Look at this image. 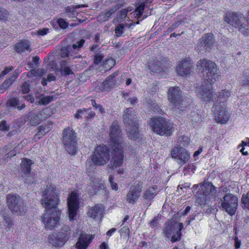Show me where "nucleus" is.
<instances>
[{"mask_svg": "<svg viewBox=\"0 0 249 249\" xmlns=\"http://www.w3.org/2000/svg\"><path fill=\"white\" fill-rule=\"evenodd\" d=\"M85 43V40L82 39L80 41L77 42L75 44H74L72 46V48L70 51H68L66 49H62L59 53V55L61 57H65L69 56V54L73 52L74 53H78L79 48H81L84 43Z\"/></svg>", "mask_w": 249, "mask_h": 249, "instance_id": "24", "label": "nucleus"}, {"mask_svg": "<svg viewBox=\"0 0 249 249\" xmlns=\"http://www.w3.org/2000/svg\"><path fill=\"white\" fill-rule=\"evenodd\" d=\"M200 189L197 194L196 202L200 205L208 203L210 195L215 192V188L210 182H205L200 186Z\"/></svg>", "mask_w": 249, "mask_h": 249, "instance_id": "9", "label": "nucleus"}, {"mask_svg": "<svg viewBox=\"0 0 249 249\" xmlns=\"http://www.w3.org/2000/svg\"><path fill=\"white\" fill-rule=\"evenodd\" d=\"M61 67L65 75H70L73 74V71H71L70 68L64 63H62L61 64Z\"/></svg>", "mask_w": 249, "mask_h": 249, "instance_id": "46", "label": "nucleus"}, {"mask_svg": "<svg viewBox=\"0 0 249 249\" xmlns=\"http://www.w3.org/2000/svg\"><path fill=\"white\" fill-rule=\"evenodd\" d=\"M115 10L114 9H111L105 13L106 19L107 20L108 18L111 16V15L115 12Z\"/></svg>", "mask_w": 249, "mask_h": 249, "instance_id": "63", "label": "nucleus"}, {"mask_svg": "<svg viewBox=\"0 0 249 249\" xmlns=\"http://www.w3.org/2000/svg\"><path fill=\"white\" fill-rule=\"evenodd\" d=\"M58 192L53 184L48 185L42 193L41 203L45 208L46 213L42 218V222L47 229H52L58 224L60 211L57 209Z\"/></svg>", "mask_w": 249, "mask_h": 249, "instance_id": "1", "label": "nucleus"}, {"mask_svg": "<svg viewBox=\"0 0 249 249\" xmlns=\"http://www.w3.org/2000/svg\"><path fill=\"white\" fill-rule=\"evenodd\" d=\"M21 90L23 93H27L30 91L29 84L25 82L24 83L21 87Z\"/></svg>", "mask_w": 249, "mask_h": 249, "instance_id": "55", "label": "nucleus"}, {"mask_svg": "<svg viewBox=\"0 0 249 249\" xmlns=\"http://www.w3.org/2000/svg\"><path fill=\"white\" fill-rule=\"evenodd\" d=\"M197 68L199 72L202 73L204 80L209 84L208 86L203 84L198 88L196 89L197 95L203 101H210L213 95L211 85L221 79V75L219 74L216 64L209 59L199 60L197 64Z\"/></svg>", "mask_w": 249, "mask_h": 249, "instance_id": "2", "label": "nucleus"}, {"mask_svg": "<svg viewBox=\"0 0 249 249\" xmlns=\"http://www.w3.org/2000/svg\"><path fill=\"white\" fill-rule=\"evenodd\" d=\"M230 96L231 92L229 90L227 89L221 90L217 96V100L214 101V103L218 102L219 105H225L226 101Z\"/></svg>", "mask_w": 249, "mask_h": 249, "instance_id": "30", "label": "nucleus"}, {"mask_svg": "<svg viewBox=\"0 0 249 249\" xmlns=\"http://www.w3.org/2000/svg\"><path fill=\"white\" fill-rule=\"evenodd\" d=\"M168 99L172 108L179 109L183 103L182 91L179 87H170L168 91Z\"/></svg>", "mask_w": 249, "mask_h": 249, "instance_id": "10", "label": "nucleus"}, {"mask_svg": "<svg viewBox=\"0 0 249 249\" xmlns=\"http://www.w3.org/2000/svg\"><path fill=\"white\" fill-rule=\"evenodd\" d=\"M224 20L230 25L237 28L244 35H249V26L243 23L245 18L241 15L234 12H228L224 17Z\"/></svg>", "mask_w": 249, "mask_h": 249, "instance_id": "3", "label": "nucleus"}, {"mask_svg": "<svg viewBox=\"0 0 249 249\" xmlns=\"http://www.w3.org/2000/svg\"><path fill=\"white\" fill-rule=\"evenodd\" d=\"M190 142V140L187 136L179 137L178 140V144L176 147H183L187 146Z\"/></svg>", "mask_w": 249, "mask_h": 249, "instance_id": "39", "label": "nucleus"}, {"mask_svg": "<svg viewBox=\"0 0 249 249\" xmlns=\"http://www.w3.org/2000/svg\"><path fill=\"white\" fill-rule=\"evenodd\" d=\"M103 208L102 205L97 204L91 207L88 211V215L93 218H101L103 212Z\"/></svg>", "mask_w": 249, "mask_h": 249, "instance_id": "28", "label": "nucleus"}, {"mask_svg": "<svg viewBox=\"0 0 249 249\" xmlns=\"http://www.w3.org/2000/svg\"><path fill=\"white\" fill-rule=\"evenodd\" d=\"M4 220L5 221V226L7 228H10L12 227L13 225V222L11 219L9 217H7L6 216L4 217Z\"/></svg>", "mask_w": 249, "mask_h": 249, "instance_id": "57", "label": "nucleus"}, {"mask_svg": "<svg viewBox=\"0 0 249 249\" xmlns=\"http://www.w3.org/2000/svg\"><path fill=\"white\" fill-rule=\"evenodd\" d=\"M91 105L93 106V107H94L95 109L98 110V111L101 113V114H103L105 112V109L102 107L101 105L100 104H97L95 102V101L94 100H91Z\"/></svg>", "mask_w": 249, "mask_h": 249, "instance_id": "47", "label": "nucleus"}, {"mask_svg": "<svg viewBox=\"0 0 249 249\" xmlns=\"http://www.w3.org/2000/svg\"><path fill=\"white\" fill-rule=\"evenodd\" d=\"M121 236H127L129 235V230L127 227H124L120 230Z\"/></svg>", "mask_w": 249, "mask_h": 249, "instance_id": "54", "label": "nucleus"}, {"mask_svg": "<svg viewBox=\"0 0 249 249\" xmlns=\"http://www.w3.org/2000/svg\"><path fill=\"white\" fill-rule=\"evenodd\" d=\"M122 116L124 122L126 126H130L133 124L137 123L136 114L130 108H127L124 110Z\"/></svg>", "mask_w": 249, "mask_h": 249, "instance_id": "22", "label": "nucleus"}, {"mask_svg": "<svg viewBox=\"0 0 249 249\" xmlns=\"http://www.w3.org/2000/svg\"><path fill=\"white\" fill-rule=\"evenodd\" d=\"M142 190L138 185L131 187L126 196V200L129 203L134 204L139 198Z\"/></svg>", "mask_w": 249, "mask_h": 249, "instance_id": "20", "label": "nucleus"}, {"mask_svg": "<svg viewBox=\"0 0 249 249\" xmlns=\"http://www.w3.org/2000/svg\"><path fill=\"white\" fill-rule=\"evenodd\" d=\"M85 114L86 117L88 119L92 118L95 115V113L94 111H89L87 109V112H85Z\"/></svg>", "mask_w": 249, "mask_h": 249, "instance_id": "59", "label": "nucleus"}, {"mask_svg": "<svg viewBox=\"0 0 249 249\" xmlns=\"http://www.w3.org/2000/svg\"><path fill=\"white\" fill-rule=\"evenodd\" d=\"M50 115V110L49 108H46L39 111L34 117L36 120L35 124H39V121L41 120L45 119Z\"/></svg>", "mask_w": 249, "mask_h": 249, "instance_id": "33", "label": "nucleus"}, {"mask_svg": "<svg viewBox=\"0 0 249 249\" xmlns=\"http://www.w3.org/2000/svg\"><path fill=\"white\" fill-rule=\"evenodd\" d=\"M213 111L215 120L217 123L221 124H225L227 123L230 115L225 105H219V102H216L213 107Z\"/></svg>", "mask_w": 249, "mask_h": 249, "instance_id": "12", "label": "nucleus"}, {"mask_svg": "<svg viewBox=\"0 0 249 249\" xmlns=\"http://www.w3.org/2000/svg\"><path fill=\"white\" fill-rule=\"evenodd\" d=\"M7 203L9 209L13 213L21 215L26 210V207L23 205L22 200L19 196L15 195H8Z\"/></svg>", "mask_w": 249, "mask_h": 249, "instance_id": "7", "label": "nucleus"}, {"mask_svg": "<svg viewBox=\"0 0 249 249\" xmlns=\"http://www.w3.org/2000/svg\"><path fill=\"white\" fill-rule=\"evenodd\" d=\"M7 13L6 10L0 7V19H3L6 17Z\"/></svg>", "mask_w": 249, "mask_h": 249, "instance_id": "62", "label": "nucleus"}, {"mask_svg": "<svg viewBox=\"0 0 249 249\" xmlns=\"http://www.w3.org/2000/svg\"><path fill=\"white\" fill-rule=\"evenodd\" d=\"M47 72V69L45 68L31 70L28 74L35 77H43Z\"/></svg>", "mask_w": 249, "mask_h": 249, "instance_id": "36", "label": "nucleus"}, {"mask_svg": "<svg viewBox=\"0 0 249 249\" xmlns=\"http://www.w3.org/2000/svg\"><path fill=\"white\" fill-rule=\"evenodd\" d=\"M107 86V84H105V81L99 83L95 88V90L97 92L108 91L110 89Z\"/></svg>", "mask_w": 249, "mask_h": 249, "instance_id": "42", "label": "nucleus"}, {"mask_svg": "<svg viewBox=\"0 0 249 249\" xmlns=\"http://www.w3.org/2000/svg\"><path fill=\"white\" fill-rule=\"evenodd\" d=\"M71 229L68 227H63L57 232H53L48 236V240L55 247L63 246L68 240L71 235Z\"/></svg>", "mask_w": 249, "mask_h": 249, "instance_id": "4", "label": "nucleus"}, {"mask_svg": "<svg viewBox=\"0 0 249 249\" xmlns=\"http://www.w3.org/2000/svg\"><path fill=\"white\" fill-rule=\"evenodd\" d=\"M182 228V223L173 222L164 228L163 232L165 236L167 238L171 237V241L174 243L180 239Z\"/></svg>", "mask_w": 249, "mask_h": 249, "instance_id": "6", "label": "nucleus"}, {"mask_svg": "<svg viewBox=\"0 0 249 249\" xmlns=\"http://www.w3.org/2000/svg\"><path fill=\"white\" fill-rule=\"evenodd\" d=\"M157 187H150L145 191L144 197L147 199H151L157 194Z\"/></svg>", "mask_w": 249, "mask_h": 249, "instance_id": "40", "label": "nucleus"}, {"mask_svg": "<svg viewBox=\"0 0 249 249\" xmlns=\"http://www.w3.org/2000/svg\"><path fill=\"white\" fill-rule=\"evenodd\" d=\"M144 8V4L142 3L136 9L134 12V16L136 18H139L142 17Z\"/></svg>", "mask_w": 249, "mask_h": 249, "instance_id": "44", "label": "nucleus"}, {"mask_svg": "<svg viewBox=\"0 0 249 249\" xmlns=\"http://www.w3.org/2000/svg\"><path fill=\"white\" fill-rule=\"evenodd\" d=\"M114 178L113 176L110 175L108 178V180L109 181V183L110 184L111 187L112 189V190H114L115 191H117L118 190V186L117 184L113 181Z\"/></svg>", "mask_w": 249, "mask_h": 249, "instance_id": "50", "label": "nucleus"}, {"mask_svg": "<svg viewBox=\"0 0 249 249\" xmlns=\"http://www.w3.org/2000/svg\"><path fill=\"white\" fill-rule=\"evenodd\" d=\"M215 42L214 36L213 34H205L200 39L197 47L200 51L210 50L213 47Z\"/></svg>", "mask_w": 249, "mask_h": 249, "instance_id": "17", "label": "nucleus"}, {"mask_svg": "<svg viewBox=\"0 0 249 249\" xmlns=\"http://www.w3.org/2000/svg\"><path fill=\"white\" fill-rule=\"evenodd\" d=\"M36 98L39 100L38 102L40 105H45L48 104L51 101H53L54 96L53 95L45 96L41 95L40 96H38Z\"/></svg>", "mask_w": 249, "mask_h": 249, "instance_id": "38", "label": "nucleus"}, {"mask_svg": "<svg viewBox=\"0 0 249 249\" xmlns=\"http://www.w3.org/2000/svg\"><path fill=\"white\" fill-rule=\"evenodd\" d=\"M84 6V5H79L78 6L72 5L71 6H68L66 8V11L65 13L69 18H75L77 15V14L75 12V9L77 8L82 7Z\"/></svg>", "mask_w": 249, "mask_h": 249, "instance_id": "34", "label": "nucleus"}, {"mask_svg": "<svg viewBox=\"0 0 249 249\" xmlns=\"http://www.w3.org/2000/svg\"><path fill=\"white\" fill-rule=\"evenodd\" d=\"M115 64V60L112 58L107 59L103 64L104 67L107 70H110Z\"/></svg>", "mask_w": 249, "mask_h": 249, "instance_id": "41", "label": "nucleus"}, {"mask_svg": "<svg viewBox=\"0 0 249 249\" xmlns=\"http://www.w3.org/2000/svg\"><path fill=\"white\" fill-rule=\"evenodd\" d=\"M63 142L66 150L70 154H74L76 151V133L71 129L68 128L64 130Z\"/></svg>", "mask_w": 249, "mask_h": 249, "instance_id": "8", "label": "nucleus"}, {"mask_svg": "<svg viewBox=\"0 0 249 249\" xmlns=\"http://www.w3.org/2000/svg\"><path fill=\"white\" fill-rule=\"evenodd\" d=\"M109 150L105 145H99L95 149L91 156V160L93 164L98 165H104L109 160Z\"/></svg>", "mask_w": 249, "mask_h": 249, "instance_id": "5", "label": "nucleus"}, {"mask_svg": "<svg viewBox=\"0 0 249 249\" xmlns=\"http://www.w3.org/2000/svg\"><path fill=\"white\" fill-rule=\"evenodd\" d=\"M171 155L180 166L186 163L190 159V154L183 147H175L171 152Z\"/></svg>", "mask_w": 249, "mask_h": 249, "instance_id": "13", "label": "nucleus"}, {"mask_svg": "<svg viewBox=\"0 0 249 249\" xmlns=\"http://www.w3.org/2000/svg\"><path fill=\"white\" fill-rule=\"evenodd\" d=\"M88 235L85 233H82L78 239V240L76 244L77 249H86L88 247L90 242L93 238L92 235H90L89 239H88Z\"/></svg>", "mask_w": 249, "mask_h": 249, "instance_id": "26", "label": "nucleus"}, {"mask_svg": "<svg viewBox=\"0 0 249 249\" xmlns=\"http://www.w3.org/2000/svg\"><path fill=\"white\" fill-rule=\"evenodd\" d=\"M124 25L123 24H118L115 30V33L117 37H120L124 33Z\"/></svg>", "mask_w": 249, "mask_h": 249, "instance_id": "45", "label": "nucleus"}, {"mask_svg": "<svg viewBox=\"0 0 249 249\" xmlns=\"http://www.w3.org/2000/svg\"><path fill=\"white\" fill-rule=\"evenodd\" d=\"M126 134L128 137L132 140H136L141 137L137 123L133 124L130 126L127 125Z\"/></svg>", "mask_w": 249, "mask_h": 249, "instance_id": "23", "label": "nucleus"}, {"mask_svg": "<svg viewBox=\"0 0 249 249\" xmlns=\"http://www.w3.org/2000/svg\"><path fill=\"white\" fill-rule=\"evenodd\" d=\"M241 201L244 207L249 209V191L246 194L242 195Z\"/></svg>", "mask_w": 249, "mask_h": 249, "instance_id": "43", "label": "nucleus"}, {"mask_svg": "<svg viewBox=\"0 0 249 249\" xmlns=\"http://www.w3.org/2000/svg\"><path fill=\"white\" fill-rule=\"evenodd\" d=\"M151 108L155 112L161 113L162 110L158 105L155 103H153L151 105Z\"/></svg>", "mask_w": 249, "mask_h": 249, "instance_id": "53", "label": "nucleus"}, {"mask_svg": "<svg viewBox=\"0 0 249 249\" xmlns=\"http://www.w3.org/2000/svg\"><path fill=\"white\" fill-rule=\"evenodd\" d=\"M113 151L112 157L110 160L113 168L121 166L124 160L123 147L122 145L111 146Z\"/></svg>", "mask_w": 249, "mask_h": 249, "instance_id": "16", "label": "nucleus"}, {"mask_svg": "<svg viewBox=\"0 0 249 249\" xmlns=\"http://www.w3.org/2000/svg\"><path fill=\"white\" fill-rule=\"evenodd\" d=\"M11 81L9 80V79L5 80L2 84L1 85V87H4V89H7L9 87L10 85L12 84Z\"/></svg>", "mask_w": 249, "mask_h": 249, "instance_id": "64", "label": "nucleus"}, {"mask_svg": "<svg viewBox=\"0 0 249 249\" xmlns=\"http://www.w3.org/2000/svg\"><path fill=\"white\" fill-rule=\"evenodd\" d=\"M122 133L118 122H114L112 123L110 126L109 133L110 139V146L122 145Z\"/></svg>", "mask_w": 249, "mask_h": 249, "instance_id": "15", "label": "nucleus"}, {"mask_svg": "<svg viewBox=\"0 0 249 249\" xmlns=\"http://www.w3.org/2000/svg\"><path fill=\"white\" fill-rule=\"evenodd\" d=\"M159 123L160 125H162L160 128L156 127L155 128L156 133L161 136H170L172 132V124L166 120H165V121H162Z\"/></svg>", "mask_w": 249, "mask_h": 249, "instance_id": "21", "label": "nucleus"}, {"mask_svg": "<svg viewBox=\"0 0 249 249\" xmlns=\"http://www.w3.org/2000/svg\"><path fill=\"white\" fill-rule=\"evenodd\" d=\"M119 71H116L112 74L109 76L105 80V84H107V87L110 89L116 84V77L118 75Z\"/></svg>", "mask_w": 249, "mask_h": 249, "instance_id": "35", "label": "nucleus"}, {"mask_svg": "<svg viewBox=\"0 0 249 249\" xmlns=\"http://www.w3.org/2000/svg\"><path fill=\"white\" fill-rule=\"evenodd\" d=\"M238 205V198L232 194L226 195L221 199V206L231 215H233L236 210Z\"/></svg>", "mask_w": 249, "mask_h": 249, "instance_id": "11", "label": "nucleus"}, {"mask_svg": "<svg viewBox=\"0 0 249 249\" xmlns=\"http://www.w3.org/2000/svg\"><path fill=\"white\" fill-rule=\"evenodd\" d=\"M8 104L11 107H16L19 110H20L25 107L24 102L18 98L13 97L10 99L8 101Z\"/></svg>", "mask_w": 249, "mask_h": 249, "instance_id": "31", "label": "nucleus"}, {"mask_svg": "<svg viewBox=\"0 0 249 249\" xmlns=\"http://www.w3.org/2000/svg\"><path fill=\"white\" fill-rule=\"evenodd\" d=\"M55 79V77L53 74H49L47 76V78L43 77L42 81V85L43 86H46L47 85V82H51L54 81Z\"/></svg>", "mask_w": 249, "mask_h": 249, "instance_id": "49", "label": "nucleus"}, {"mask_svg": "<svg viewBox=\"0 0 249 249\" xmlns=\"http://www.w3.org/2000/svg\"><path fill=\"white\" fill-rule=\"evenodd\" d=\"M78 196L75 192H72L68 198L69 218L70 221L75 219L79 209Z\"/></svg>", "mask_w": 249, "mask_h": 249, "instance_id": "14", "label": "nucleus"}, {"mask_svg": "<svg viewBox=\"0 0 249 249\" xmlns=\"http://www.w3.org/2000/svg\"><path fill=\"white\" fill-rule=\"evenodd\" d=\"M165 119L163 117H154L150 119L149 122V124L150 125V127L152 130L156 133L155 128L156 127H159L160 128L161 127L163 124L160 125V122H161L162 121H165Z\"/></svg>", "mask_w": 249, "mask_h": 249, "instance_id": "32", "label": "nucleus"}, {"mask_svg": "<svg viewBox=\"0 0 249 249\" xmlns=\"http://www.w3.org/2000/svg\"><path fill=\"white\" fill-rule=\"evenodd\" d=\"M104 187L102 181L99 178L93 177L90 178L88 190L91 194H94L99 191L100 188Z\"/></svg>", "mask_w": 249, "mask_h": 249, "instance_id": "25", "label": "nucleus"}, {"mask_svg": "<svg viewBox=\"0 0 249 249\" xmlns=\"http://www.w3.org/2000/svg\"><path fill=\"white\" fill-rule=\"evenodd\" d=\"M193 63L189 58L182 60L176 68L177 73L181 76L190 74L192 71Z\"/></svg>", "mask_w": 249, "mask_h": 249, "instance_id": "18", "label": "nucleus"}, {"mask_svg": "<svg viewBox=\"0 0 249 249\" xmlns=\"http://www.w3.org/2000/svg\"><path fill=\"white\" fill-rule=\"evenodd\" d=\"M127 101H129L131 105H135L138 102V99L135 96H133L132 97H129L128 99H127Z\"/></svg>", "mask_w": 249, "mask_h": 249, "instance_id": "60", "label": "nucleus"}, {"mask_svg": "<svg viewBox=\"0 0 249 249\" xmlns=\"http://www.w3.org/2000/svg\"><path fill=\"white\" fill-rule=\"evenodd\" d=\"M165 63L162 59L156 58L149 62L148 68L153 73L160 72L165 71Z\"/></svg>", "mask_w": 249, "mask_h": 249, "instance_id": "19", "label": "nucleus"}, {"mask_svg": "<svg viewBox=\"0 0 249 249\" xmlns=\"http://www.w3.org/2000/svg\"><path fill=\"white\" fill-rule=\"evenodd\" d=\"M104 58L103 54L101 53H97L95 55L94 58V63L96 64H99Z\"/></svg>", "mask_w": 249, "mask_h": 249, "instance_id": "58", "label": "nucleus"}, {"mask_svg": "<svg viewBox=\"0 0 249 249\" xmlns=\"http://www.w3.org/2000/svg\"><path fill=\"white\" fill-rule=\"evenodd\" d=\"M57 23L62 29H66L68 26V23L63 18H59L57 20Z\"/></svg>", "mask_w": 249, "mask_h": 249, "instance_id": "52", "label": "nucleus"}, {"mask_svg": "<svg viewBox=\"0 0 249 249\" xmlns=\"http://www.w3.org/2000/svg\"><path fill=\"white\" fill-rule=\"evenodd\" d=\"M182 22L180 21H178L174 23H173L171 27H170L168 29L170 32L172 31L173 30L178 27L180 24H181Z\"/></svg>", "mask_w": 249, "mask_h": 249, "instance_id": "61", "label": "nucleus"}, {"mask_svg": "<svg viewBox=\"0 0 249 249\" xmlns=\"http://www.w3.org/2000/svg\"><path fill=\"white\" fill-rule=\"evenodd\" d=\"M34 162L30 159H24L20 164V169L21 172L25 175H29L31 170V166Z\"/></svg>", "mask_w": 249, "mask_h": 249, "instance_id": "29", "label": "nucleus"}, {"mask_svg": "<svg viewBox=\"0 0 249 249\" xmlns=\"http://www.w3.org/2000/svg\"><path fill=\"white\" fill-rule=\"evenodd\" d=\"M15 49L16 52L20 53L26 52L30 53L31 51L30 42L27 40H21L16 43Z\"/></svg>", "mask_w": 249, "mask_h": 249, "instance_id": "27", "label": "nucleus"}, {"mask_svg": "<svg viewBox=\"0 0 249 249\" xmlns=\"http://www.w3.org/2000/svg\"><path fill=\"white\" fill-rule=\"evenodd\" d=\"M51 130V127L50 125H45V126H40L38 128L37 134L35 136V139H40L42 135L46 134Z\"/></svg>", "mask_w": 249, "mask_h": 249, "instance_id": "37", "label": "nucleus"}, {"mask_svg": "<svg viewBox=\"0 0 249 249\" xmlns=\"http://www.w3.org/2000/svg\"><path fill=\"white\" fill-rule=\"evenodd\" d=\"M9 125L5 121H2L0 123V130L4 131H8L9 130Z\"/></svg>", "mask_w": 249, "mask_h": 249, "instance_id": "51", "label": "nucleus"}, {"mask_svg": "<svg viewBox=\"0 0 249 249\" xmlns=\"http://www.w3.org/2000/svg\"><path fill=\"white\" fill-rule=\"evenodd\" d=\"M87 112V109L85 108L82 109H79L77 113L75 114V117L77 119H80L82 117L83 114H85V112Z\"/></svg>", "mask_w": 249, "mask_h": 249, "instance_id": "56", "label": "nucleus"}, {"mask_svg": "<svg viewBox=\"0 0 249 249\" xmlns=\"http://www.w3.org/2000/svg\"><path fill=\"white\" fill-rule=\"evenodd\" d=\"M240 81L242 85L249 86V74L246 73L241 77Z\"/></svg>", "mask_w": 249, "mask_h": 249, "instance_id": "48", "label": "nucleus"}]
</instances>
